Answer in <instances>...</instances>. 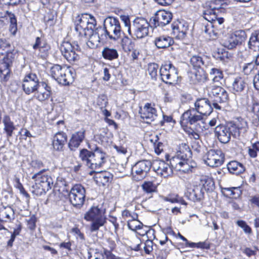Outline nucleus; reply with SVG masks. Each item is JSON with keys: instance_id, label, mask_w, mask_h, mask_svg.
<instances>
[{"instance_id": "nucleus-9", "label": "nucleus", "mask_w": 259, "mask_h": 259, "mask_svg": "<svg viewBox=\"0 0 259 259\" xmlns=\"http://www.w3.org/2000/svg\"><path fill=\"white\" fill-rule=\"evenodd\" d=\"M149 24L143 18H136L133 21L132 26H130L128 32L130 34L137 38H142L149 33Z\"/></svg>"}, {"instance_id": "nucleus-37", "label": "nucleus", "mask_w": 259, "mask_h": 259, "mask_svg": "<svg viewBox=\"0 0 259 259\" xmlns=\"http://www.w3.org/2000/svg\"><path fill=\"white\" fill-rule=\"evenodd\" d=\"M207 69L209 70V74L213 82H219L223 79L224 74L221 69L213 67V66Z\"/></svg>"}, {"instance_id": "nucleus-34", "label": "nucleus", "mask_w": 259, "mask_h": 259, "mask_svg": "<svg viewBox=\"0 0 259 259\" xmlns=\"http://www.w3.org/2000/svg\"><path fill=\"white\" fill-rule=\"evenodd\" d=\"M247 46L249 49L253 51L259 50V29L252 32L247 42Z\"/></svg>"}, {"instance_id": "nucleus-60", "label": "nucleus", "mask_w": 259, "mask_h": 259, "mask_svg": "<svg viewBox=\"0 0 259 259\" xmlns=\"http://www.w3.org/2000/svg\"><path fill=\"white\" fill-rule=\"evenodd\" d=\"M179 196L177 194H170L164 198V200L172 203H177Z\"/></svg>"}, {"instance_id": "nucleus-2", "label": "nucleus", "mask_w": 259, "mask_h": 259, "mask_svg": "<svg viewBox=\"0 0 259 259\" xmlns=\"http://www.w3.org/2000/svg\"><path fill=\"white\" fill-rule=\"evenodd\" d=\"M241 125H236L232 123L226 125L220 124L215 128V135L220 142L224 144L228 143L230 141L231 136L237 138L240 136L241 133H245L247 131V122L242 121Z\"/></svg>"}, {"instance_id": "nucleus-47", "label": "nucleus", "mask_w": 259, "mask_h": 259, "mask_svg": "<svg viewBox=\"0 0 259 259\" xmlns=\"http://www.w3.org/2000/svg\"><path fill=\"white\" fill-rule=\"evenodd\" d=\"M189 158L187 159H185L183 162L181 163V167L178 169V171H181L184 173L189 172L192 171V169L195 167L192 164L189 163Z\"/></svg>"}, {"instance_id": "nucleus-36", "label": "nucleus", "mask_w": 259, "mask_h": 259, "mask_svg": "<svg viewBox=\"0 0 259 259\" xmlns=\"http://www.w3.org/2000/svg\"><path fill=\"white\" fill-rule=\"evenodd\" d=\"M191 80L193 84L203 83L207 80V75L205 70H198L191 76Z\"/></svg>"}, {"instance_id": "nucleus-4", "label": "nucleus", "mask_w": 259, "mask_h": 259, "mask_svg": "<svg viewBox=\"0 0 259 259\" xmlns=\"http://www.w3.org/2000/svg\"><path fill=\"white\" fill-rule=\"evenodd\" d=\"M44 170H41L32 177L35 181L32 187V191L37 196L45 194L54 186L53 178L50 175L44 174Z\"/></svg>"}, {"instance_id": "nucleus-41", "label": "nucleus", "mask_w": 259, "mask_h": 259, "mask_svg": "<svg viewBox=\"0 0 259 259\" xmlns=\"http://www.w3.org/2000/svg\"><path fill=\"white\" fill-rule=\"evenodd\" d=\"M214 182L212 179L209 177H203L201 179V185L203 187V192L211 190L214 187Z\"/></svg>"}, {"instance_id": "nucleus-38", "label": "nucleus", "mask_w": 259, "mask_h": 259, "mask_svg": "<svg viewBox=\"0 0 259 259\" xmlns=\"http://www.w3.org/2000/svg\"><path fill=\"white\" fill-rule=\"evenodd\" d=\"M240 42L233 33L224 41V46L228 49H233L238 45H241Z\"/></svg>"}, {"instance_id": "nucleus-49", "label": "nucleus", "mask_w": 259, "mask_h": 259, "mask_svg": "<svg viewBox=\"0 0 259 259\" xmlns=\"http://www.w3.org/2000/svg\"><path fill=\"white\" fill-rule=\"evenodd\" d=\"M236 224L242 229L245 234L249 235L252 234L251 228L247 225L245 221L243 220H238L236 222Z\"/></svg>"}, {"instance_id": "nucleus-14", "label": "nucleus", "mask_w": 259, "mask_h": 259, "mask_svg": "<svg viewBox=\"0 0 259 259\" xmlns=\"http://www.w3.org/2000/svg\"><path fill=\"white\" fill-rule=\"evenodd\" d=\"M85 197V190L81 185H74L69 194V201L75 207H80L83 204Z\"/></svg>"}, {"instance_id": "nucleus-7", "label": "nucleus", "mask_w": 259, "mask_h": 259, "mask_svg": "<svg viewBox=\"0 0 259 259\" xmlns=\"http://www.w3.org/2000/svg\"><path fill=\"white\" fill-rule=\"evenodd\" d=\"M203 17L212 24L211 27L217 26V24L221 25L224 22L223 18L219 17L218 13L219 9L215 7L214 3L212 1H208L203 4Z\"/></svg>"}, {"instance_id": "nucleus-52", "label": "nucleus", "mask_w": 259, "mask_h": 259, "mask_svg": "<svg viewBox=\"0 0 259 259\" xmlns=\"http://www.w3.org/2000/svg\"><path fill=\"white\" fill-rule=\"evenodd\" d=\"M259 151V143L253 144L251 147L248 148V153L249 155L252 158L257 156V152Z\"/></svg>"}, {"instance_id": "nucleus-35", "label": "nucleus", "mask_w": 259, "mask_h": 259, "mask_svg": "<svg viewBox=\"0 0 259 259\" xmlns=\"http://www.w3.org/2000/svg\"><path fill=\"white\" fill-rule=\"evenodd\" d=\"M227 168L231 174L238 175L243 172L245 168L241 163L237 161H231L227 164Z\"/></svg>"}, {"instance_id": "nucleus-56", "label": "nucleus", "mask_w": 259, "mask_h": 259, "mask_svg": "<svg viewBox=\"0 0 259 259\" xmlns=\"http://www.w3.org/2000/svg\"><path fill=\"white\" fill-rule=\"evenodd\" d=\"M85 131L81 129L80 131L74 133L72 137L79 143H81L84 138V134Z\"/></svg>"}, {"instance_id": "nucleus-25", "label": "nucleus", "mask_w": 259, "mask_h": 259, "mask_svg": "<svg viewBox=\"0 0 259 259\" xmlns=\"http://www.w3.org/2000/svg\"><path fill=\"white\" fill-rule=\"evenodd\" d=\"M203 187L201 185L194 186L192 188H188L185 196L188 199L193 202L200 201L204 198Z\"/></svg>"}, {"instance_id": "nucleus-62", "label": "nucleus", "mask_w": 259, "mask_h": 259, "mask_svg": "<svg viewBox=\"0 0 259 259\" xmlns=\"http://www.w3.org/2000/svg\"><path fill=\"white\" fill-rule=\"evenodd\" d=\"M153 242L151 241H147L145 244L144 250L147 254H149L153 250Z\"/></svg>"}, {"instance_id": "nucleus-43", "label": "nucleus", "mask_w": 259, "mask_h": 259, "mask_svg": "<svg viewBox=\"0 0 259 259\" xmlns=\"http://www.w3.org/2000/svg\"><path fill=\"white\" fill-rule=\"evenodd\" d=\"M141 187L143 191L147 193H153L156 189V186L151 181H145Z\"/></svg>"}, {"instance_id": "nucleus-64", "label": "nucleus", "mask_w": 259, "mask_h": 259, "mask_svg": "<svg viewBox=\"0 0 259 259\" xmlns=\"http://www.w3.org/2000/svg\"><path fill=\"white\" fill-rule=\"evenodd\" d=\"M253 85L256 90L259 91V71L258 73L254 77Z\"/></svg>"}, {"instance_id": "nucleus-13", "label": "nucleus", "mask_w": 259, "mask_h": 259, "mask_svg": "<svg viewBox=\"0 0 259 259\" xmlns=\"http://www.w3.org/2000/svg\"><path fill=\"white\" fill-rule=\"evenodd\" d=\"M192 153L188 145L182 144L179 148V150L176 154L170 159L171 167L178 170L181 167V163L185 159L191 157Z\"/></svg>"}, {"instance_id": "nucleus-23", "label": "nucleus", "mask_w": 259, "mask_h": 259, "mask_svg": "<svg viewBox=\"0 0 259 259\" xmlns=\"http://www.w3.org/2000/svg\"><path fill=\"white\" fill-rule=\"evenodd\" d=\"M189 25L184 20L175 22L171 25L172 32L178 39H183L186 35Z\"/></svg>"}, {"instance_id": "nucleus-59", "label": "nucleus", "mask_w": 259, "mask_h": 259, "mask_svg": "<svg viewBox=\"0 0 259 259\" xmlns=\"http://www.w3.org/2000/svg\"><path fill=\"white\" fill-rule=\"evenodd\" d=\"M80 144V143L72 137L68 143V146L70 150H74L76 148L78 147Z\"/></svg>"}, {"instance_id": "nucleus-63", "label": "nucleus", "mask_w": 259, "mask_h": 259, "mask_svg": "<svg viewBox=\"0 0 259 259\" xmlns=\"http://www.w3.org/2000/svg\"><path fill=\"white\" fill-rule=\"evenodd\" d=\"M208 26H204V27H205L204 31L205 32V33L208 34L210 35V36L211 37V38H212V39H215L218 35V32L214 31L213 30H211V31H212V34H211L210 31H209L210 29L208 28Z\"/></svg>"}, {"instance_id": "nucleus-61", "label": "nucleus", "mask_w": 259, "mask_h": 259, "mask_svg": "<svg viewBox=\"0 0 259 259\" xmlns=\"http://www.w3.org/2000/svg\"><path fill=\"white\" fill-rule=\"evenodd\" d=\"M27 227L30 230H33L35 228V219L34 217H31L27 220Z\"/></svg>"}, {"instance_id": "nucleus-1", "label": "nucleus", "mask_w": 259, "mask_h": 259, "mask_svg": "<svg viewBox=\"0 0 259 259\" xmlns=\"http://www.w3.org/2000/svg\"><path fill=\"white\" fill-rule=\"evenodd\" d=\"M113 25L112 17H108L104 20L103 28L99 27L95 29L96 25L95 18L85 13L78 16L75 29L79 36L89 38L86 44L90 48L95 49L100 44L107 42L109 39H113L109 32V30L112 29Z\"/></svg>"}, {"instance_id": "nucleus-8", "label": "nucleus", "mask_w": 259, "mask_h": 259, "mask_svg": "<svg viewBox=\"0 0 259 259\" xmlns=\"http://www.w3.org/2000/svg\"><path fill=\"white\" fill-rule=\"evenodd\" d=\"M161 79L168 84H176L178 81L179 75L177 68L170 62L162 64L159 70Z\"/></svg>"}, {"instance_id": "nucleus-20", "label": "nucleus", "mask_w": 259, "mask_h": 259, "mask_svg": "<svg viewBox=\"0 0 259 259\" xmlns=\"http://www.w3.org/2000/svg\"><path fill=\"white\" fill-rule=\"evenodd\" d=\"M194 109L201 115H209L212 111L214 107L212 106V102L208 99L203 98L197 99L194 104Z\"/></svg>"}, {"instance_id": "nucleus-39", "label": "nucleus", "mask_w": 259, "mask_h": 259, "mask_svg": "<svg viewBox=\"0 0 259 259\" xmlns=\"http://www.w3.org/2000/svg\"><path fill=\"white\" fill-rule=\"evenodd\" d=\"M240 42L233 33L224 41V46L228 49H233L238 45H241Z\"/></svg>"}, {"instance_id": "nucleus-15", "label": "nucleus", "mask_w": 259, "mask_h": 259, "mask_svg": "<svg viewBox=\"0 0 259 259\" xmlns=\"http://www.w3.org/2000/svg\"><path fill=\"white\" fill-rule=\"evenodd\" d=\"M152 166L150 160H142L137 162L132 168L134 179L140 181L145 178Z\"/></svg>"}, {"instance_id": "nucleus-10", "label": "nucleus", "mask_w": 259, "mask_h": 259, "mask_svg": "<svg viewBox=\"0 0 259 259\" xmlns=\"http://www.w3.org/2000/svg\"><path fill=\"white\" fill-rule=\"evenodd\" d=\"M114 44L117 46L120 45L125 52H130L133 49V42L124 33L121 32L119 21L114 17Z\"/></svg>"}, {"instance_id": "nucleus-30", "label": "nucleus", "mask_w": 259, "mask_h": 259, "mask_svg": "<svg viewBox=\"0 0 259 259\" xmlns=\"http://www.w3.org/2000/svg\"><path fill=\"white\" fill-rule=\"evenodd\" d=\"M85 220L88 221H91L96 220H100L104 218L102 210H100L98 207H92L87 211L84 216Z\"/></svg>"}, {"instance_id": "nucleus-19", "label": "nucleus", "mask_w": 259, "mask_h": 259, "mask_svg": "<svg viewBox=\"0 0 259 259\" xmlns=\"http://www.w3.org/2000/svg\"><path fill=\"white\" fill-rule=\"evenodd\" d=\"M190 63L195 69L206 70L213 66L210 58L204 55H195L192 56L190 58Z\"/></svg>"}, {"instance_id": "nucleus-28", "label": "nucleus", "mask_w": 259, "mask_h": 259, "mask_svg": "<svg viewBox=\"0 0 259 259\" xmlns=\"http://www.w3.org/2000/svg\"><path fill=\"white\" fill-rule=\"evenodd\" d=\"M174 42L172 37L162 35L157 36L154 39V44L158 49H165L171 46Z\"/></svg>"}, {"instance_id": "nucleus-31", "label": "nucleus", "mask_w": 259, "mask_h": 259, "mask_svg": "<svg viewBox=\"0 0 259 259\" xmlns=\"http://www.w3.org/2000/svg\"><path fill=\"white\" fill-rule=\"evenodd\" d=\"M194 127V129L192 128H187L185 131L190 139H193L195 141L194 143V145L192 146L196 147V149H197L198 147H200L199 142L201 141L200 140V135L199 132L200 130H202V128H201V125H199V127L197 126Z\"/></svg>"}, {"instance_id": "nucleus-54", "label": "nucleus", "mask_w": 259, "mask_h": 259, "mask_svg": "<svg viewBox=\"0 0 259 259\" xmlns=\"http://www.w3.org/2000/svg\"><path fill=\"white\" fill-rule=\"evenodd\" d=\"M141 241L140 238L138 237H134L132 239V244L129 246V247L133 250L138 251L140 250Z\"/></svg>"}, {"instance_id": "nucleus-50", "label": "nucleus", "mask_w": 259, "mask_h": 259, "mask_svg": "<svg viewBox=\"0 0 259 259\" xmlns=\"http://www.w3.org/2000/svg\"><path fill=\"white\" fill-rule=\"evenodd\" d=\"M233 34L236 36L238 39V41H239L241 45L245 41L247 38L246 32L243 30H236L234 31Z\"/></svg>"}, {"instance_id": "nucleus-21", "label": "nucleus", "mask_w": 259, "mask_h": 259, "mask_svg": "<svg viewBox=\"0 0 259 259\" xmlns=\"http://www.w3.org/2000/svg\"><path fill=\"white\" fill-rule=\"evenodd\" d=\"M141 117L147 123L154 121L157 117V111L151 103H147L140 111Z\"/></svg>"}, {"instance_id": "nucleus-18", "label": "nucleus", "mask_w": 259, "mask_h": 259, "mask_svg": "<svg viewBox=\"0 0 259 259\" xmlns=\"http://www.w3.org/2000/svg\"><path fill=\"white\" fill-rule=\"evenodd\" d=\"M172 14L169 11L159 10L150 19V23L154 27H163L170 23Z\"/></svg>"}, {"instance_id": "nucleus-42", "label": "nucleus", "mask_w": 259, "mask_h": 259, "mask_svg": "<svg viewBox=\"0 0 259 259\" xmlns=\"http://www.w3.org/2000/svg\"><path fill=\"white\" fill-rule=\"evenodd\" d=\"M3 215H5V222L11 221L14 219V210L10 206L4 207L1 210Z\"/></svg>"}, {"instance_id": "nucleus-51", "label": "nucleus", "mask_w": 259, "mask_h": 259, "mask_svg": "<svg viewBox=\"0 0 259 259\" xmlns=\"http://www.w3.org/2000/svg\"><path fill=\"white\" fill-rule=\"evenodd\" d=\"M122 13V12L121 10H119L118 9L114 10V13H116L119 16L121 20L124 23L125 26L127 27L128 28L130 26H132V25L130 24L129 17L127 15H123L121 14Z\"/></svg>"}, {"instance_id": "nucleus-29", "label": "nucleus", "mask_w": 259, "mask_h": 259, "mask_svg": "<svg viewBox=\"0 0 259 259\" xmlns=\"http://www.w3.org/2000/svg\"><path fill=\"white\" fill-rule=\"evenodd\" d=\"M33 48L34 50H38L40 57L45 58L48 54L50 47L44 39L39 37H37L35 39V44L33 45Z\"/></svg>"}, {"instance_id": "nucleus-6", "label": "nucleus", "mask_w": 259, "mask_h": 259, "mask_svg": "<svg viewBox=\"0 0 259 259\" xmlns=\"http://www.w3.org/2000/svg\"><path fill=\"white\" fill-rule=\"evenodd\" d=\"M50 73L54 79L63 85H68L73 81L74 76L70 67L56 64L51 67Z\"/></svg>"}, {"instance_id": "nucleus-27", "label": "nucleus", "mask_w": 259, "mask_h": 259, "mask_svg": "<svg viewBox=\"0 0 259 259\" xmlns=\"http://www.w3.org/2000/svg\"><path fill=\"white\" fill-rule=\"evenodd\" d=\"M67 135L63 132H58L53 137L52 145L56 151H62L67 142Z\"/></svg>"}, {"instance_id": "nucleus-45", "label": "nucleus", "mask_w": 259, "mask_h": 259, "mask_svg": "<svg viewBox=\"0 0 259 259\" xmlns=\"http://www.w3.org/2000/svg\"><path fill=\"white\" fill-rule=\"evenodd\" d=\"M158 67V65L156 63H150L148 65V71L149 74L153 79H156Z\"/></svg>"}, {"instance_id": "nucleus-44", "label": "nucleus", "mask_w": 259, "mask_h": 259, "mask_svg": "<svg viewBox=\"0 0 259 259\" xmlns=\"http://www.w3.org/2000/svg\"><path fill=\"white\" fill-rule=\"evenodd\" d=\"M105 256L106 259H113V254L111 251L105 250L104 252V255L101 253L96 252L94 255L89 256L91 259H104Z\"/></svg>"}, {"instance_id": "nucleus-5", "label": "nucleus", "mask_w": 259, "mask_h": 259, "mask_svg": "<svg viewBox=\"0 0 259 259\" xmlns=\"http://www.w3.org/2000/svg\"><path fill=\"white\" fill-rule=\"evenodd\" d=\"M205 91L209 97L212 106L217 110H221L223 107L221 104L228 102L229 95L227 91L219 85H210L207 86Z\"/></svg>"}, {"instance_id": "nucleus-57", "label": "nucleus", "mask_w": 259, "mask_h": 259, "mask_svg": "<svg viewBox=\"0 0 259 259\" xmlns=\"http://www.w3.org/2000/svg\"><path fill=\"white\" fill-rule=\"evenodd\" d=\"M254 68V64L252 62L245 64L243 66V71L246 74H249Z\"/></svg>"}, {"instance_id": "nucleus-58", "label": "nucleus", "mask_w": 259, "mask_h": 259, "mask_svg": "<svg viewBox=\"0 0 259 259\" xmlns=\"http://www.w3.org/2000/svg\"><path fill=\"white\" fill-rule=\"evenodd\" d=\"M114 149H116L118 155H121L125 158V155L127 153L126 148L123 145H114Z\"/></svg>"}, {"instance_id": "nucleus-11", "label": "nucleus", "mask_w": 259, "mask_h": 259, "mask_svg": "<svg viewBox=\"0 0 259 259\" xmlns=\"http://www.w3.org/2000/svg\"><path fill=\"white\" fill-rule=\"evenodd\" d=\"M79 49V47L77 44L75 42L71 44L68 41H63L60 46V51L62 55L71 63L79 59V56L77 53Z\"/></svg>"}, {"instance_id": "nucleus-46", "label": "nucleus", "mask_w": 259, "mask_h": 259, "mask_svg": "<svg viewBox=\"0 0 259 259\" xmlns=\"http://www.w3.org/2000/svg\"><path fill=\"white\" fill-rule=\"evenodd\" d=\"M127 226L130 230L136 231L142 229L143 224L139 220H128Z\"/></svg>"}, {"instance_id": "nucleus-16", "label": "nucleus", "mask_w": 259, "mask_h": 259, "mask_svg": "<svg viewBox=\"0 0 259 259\" xmlns=\"http://www.w3.org/2000/svg\"><path fill=\"white\" fill-rule=\"evenodd\" d=\"M224 158V154L221 150H210L203 156L205 163L212 167L221 165Z\"/></svg>"}, {"instance_id": "nucleus-33", "label": "nucleus", "mask_w": 259, "mask_h": 259, "mask_svg": "<svg viewBox=\"0 0 259 259\" xmlns=\"http://www.w3.org/2000/svg\"><path fill=\"white\" fill-rule=\"evenodd\" d=\"M10 69L9 64L6 62L0 63V81L4 85H6L10 78Z\"/></svg>"}, {"instance_id": "nucleus-53", "label": "nucleus", "mask_w": 259, "mask_h": 259, "mask_svg": "<svg viewBox=\"0 0 259 259\" xmlns=\"http://www.w3.org/2000/svg\"><path fill=\"white\" fill-rule=\"evenodd\" d=\"M102 56L104 59L112 60L113 59V49L105 48L102 51Z\"/></svg>"}, {"instance_id": "nucleus-3", "label": "nucleus", "mask_w": 259, "mask_h": 259, "mask_svg": "<svg viewBox=\"0 0 259 259\" xmlns=\"http://www.w3.org/2000/svg\"><path fill=\"white\" fill-rule=\"evenodd\" d=\"M79 157L83 164L92 169L101 167L108 159L107 155L99 148H96L94 151L82 149Z\"/></svg>"}, {"instance_id": "nucleus-24", "label": "nucleus", "mask_w": 259, "mask_h": 259, "mask_svg": "<svg viewBox=\"0 0 259 259\" xmlns=\"http://www.w3.org/2000/svg\"><path fill=\"white\" fill-rule=\"evenodd\" d=\"M247 85V78L244 77L237 76L235 77L231 86L232 93L235 95L236 99L240 98V96L244 92Z\"/></svg>"}, {"instance_id": "nucleus-12", "label": "nucleus", "mask_w": 259, "mask_h": 259, "mask_svg": "<svg viewBox=\"0 0 259 259\" xmlns=\"http://www.w3.org/2000/svg\"><path fill=\"white\" fill-rule=\"evenodd\" d=\"M203 118L201 114H199L194 108H190L184 112L181 117V123L182 125H190L199 127L201 124H203Z\"/></svg>"}, {"instance_id": "nucleus-55", "label": "nucleus", "mask_w": 259, "mask_h": 259, "mask_svg": "<svg viewBox=\"0 0 259 259\" xmlns=\"http://www.w3.org/2000/svg\"><path fill=\"white\" fill-rule=\"evenodd\" d=\"M93 222L91 227V231H95L99 229V227L103 226L105 222V218L102 219V221L100 220H96L92 221Z\"/></svg>"}, {"instance_id": "nucleus-17", "label": "nucleus", "mask_w": 259, "mask_h": 259, "mask_svg": "<svg viewBox=\"0 0 259 259\" xmlns=\"http://www.w3.org/2000/svg\"><path fill=\"white\" fill-rule=\"evenodd\" d=\"M41 82L37 76L34 73H29L25 76L22 88L24 92L27 95L35 92L41 85Z\"/></svg>"}, {"instance_id": "nucleus-40", "label": "nucleus", "mask_w": 259, "mask_h": 259, "mask_svg": "<svg viewBox=\"0 0 259 259\" xmlns=\"http://www.w3.org/2000/svg\"><path fill=\"white\" fill-rule=\"evenodd\" d=\"M4 124V130L6 132L7 136L10 137L13 135V132L15 129L13 122L9 117H5L3 120Z\"/></svg>"}, {"instance_id": "nucleus-48", "label": "nucleus", "mask_w": 259, "mask_h": 259, "mask_svg": "<svg viewBox=\"0 0 259 259\" xmlns=\"http://www.w3.org/2000/svg\"><path fill=\"white\" fill-rule=\"evenodd\" d=\"M9 17L11 24L10 26V31L14 34L17 30V19L15 15L11 13L9 14Z\"/></svg>"}, {"instance_id": "nucleus-22", "label": "nucleus", "mask_w": 259, "mask_h": 259, "mask_svg": "<svg viewBox=\"0 0 259 259\" xmlns=\"http://www.w3.org/2000/svg\"><path fill=\"white\" fill-rule=\"evenodd\" d=\"M153 169L161 177L167 178L172 176L173 170L170 165L163 160H155L153 163Z\"/></svg>"}, {"instance_id": "nucleus-32", "label": "nucleus", "mask_w": 259, "mask_h": 259, "mask_svg": "<svg viewBox=\"0 0 259 259\" xmlns=\"http://www.w3.org/2000/svg\"><path fill=\"white\" fill-rule=\"evenodd\" d=\"M95 175L94 178L96 183L99 185H105L110 180L112 179V176L109 172L101 171L99 172L94 171Z\"/></svg>"}, {"instance_id": "nucleus-26", "label": "nucleus", "mask_w": 259, "mask_h": 259, "mask_svg": "<svg viewBox=\"0 0 259 259\" xmlns=\"http://www.w3.org/2000/svg\"><path fill=\"white\" fill-rule=\"evenodd\" d=\"M42 89H39L36 91L34 97L40 102L48 100L51 96V88L45 82H41L40 87Z\"/></svg>"}]
</instances>
